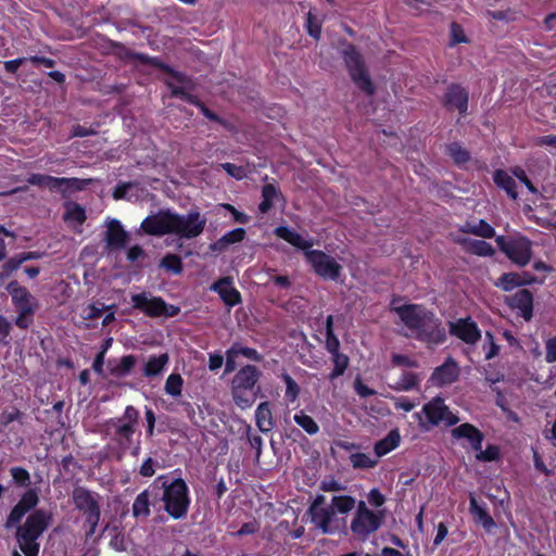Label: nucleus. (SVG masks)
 <instances>
[{"mask_svg": "<svg viewBox=\"0 0 556 556\" xmlns=\"http://www.w3.org/2000/svg\"><path fill=\"white\" fill-rule=\"evenodd\" d=\"M401 443V434L397 428L392 429L381 440L377 441L374 445V452L377 457H382L393 450H395Z\"/></svg>", "mask_w": 556, "mask_h": 556, "instance_id": "nucleus-30", "label": "nucleus"}, {"mask_svg": "<svg viewBox=\"0 0 556 556\" xmlns=\"http://www.w3.org/2000/svg\"><path fill=\"white\" fill-rule=\"evenodd\" d=\"M506 303L511 309L518 311L519 316L526 321L531 320L533 317V294L530 290H518L506 299Z\"/></svg>", "mask_w": 556, "mask_h": 556, "instance_id": "nucleus-23", "label": "nucleus"}, {"mask_svg": "<svg viewBox=\"0 0 556 556\" xmlns=\"http://www.w3.org/2000/svg\"><path fill=\"white\" fill-rule=\"evenodd\" d=\"M7 291L10 293L12 304L16 308L22 307H36L37 303L27 288L21 286L16 280H12L7 286Z\"/></svg>", "mask_w": 556, "mask_h": 556, "instance_id": "nucleus-27", "label": "nucleus"}, {"mask_svg": "<svg viewBox=\"0 0 556 556\" xmlns=\"http://www.w3.org/2000/svg\"><path fill=\"white\" fill-rule=\"evenodd\" d=\"M476 459L483 463H490L497 460L500 458V447L494 444H489L485 450L482 447L478 451H475Z\"/></svg>", "mask_w": 556, "mask_h": 556, "instance_id": "nucleus-54", "label": "nucleus"}, {"mask_svg": "<svg viewBox=\"0 0 556 556\" xmlns=\"http://www.w3.org/2000/svg\"><path fill=\"white\" fill-rule=\"evenodd\" d=\"M113 305H105L101 303V306H98L94 303L88 304L86 308H84L83 317L84 319H97L102 316L104 311H109L113 308Z\"/></svg>", "mask_w": 556, "mask_h": 556, "instance_id": "nucleus-57", "label": "nucleus"}, {"mask_svg": "<svg viewBox=\"0 0 556 556\" xmlns=\"http://www.w3.org/2000/svg\"><path fill=\"white\" fill-rule=\"evenodd\" d=\"M54 184L51 191L60 192L64 198L71 193L84 190L90 182L88 179L76 177H54Z\"/></svg>", "mask_w": 556, "mask_h": 556, "instance_id": "nucleus-28", "label": "nucleus"}, {"mask_svg": "<svg viewBox=\"0 0 556 556\" xmlns=\"http://www.w3.org/2000/svg\"><path fill=\"white\" fill-rule=\"evenodd\" d=\"M511 173L520 182H522L527 187V189L531 193L535 194L538 192V189L535 188V186L528 177L526 170L522 167L515 166L514 168H511Z\"/></svg>", "mask_w": 556, "mask_h": 556, "instance_id": "nucleus-61", "label": "nucleus"}, {"mask_svg": "<svg viewBox=\"0 0 556 556\" xmlns=\"http://www.w3.org/2000/svg\"><path fill=\"white\" fill-rule=\"evenodd\" d=\"M165 86L170 90V94L174 98H179L185 102L192 104L200 109L201 113L210 121L215 122L224 127L227 126V122L216 114L214 111L210 110L197 96L191 94L186 90L185 86H177L170 79L164 80Z\"/></svg>", "mask_w": 556, "mask_h": 556, "instance_id": "nucleus-16", "label": "nucleus"}, {"mask_svg": "<svg viewBox=\"0 0 556 556\" xmlns=\"http://www.w3.org/2000/svg\"><path fill=\"white\" fill-rule=\"evenodd\" d=\"M132 307L144 315L156 318L164 315L166 302L161 296L148 298L146 292L131 295Z\"/></svg>", "mask_w": 556, "mask_h": 556, "instance_id": "nucleus-21", "label": "nucleus"}, {"mask_svg": "<svg viewBox=\"0 0 556 556\" xmlns=\"http://www.w3.org/2000/svg\"><path fill=\"white\" fill-rule=\"evenodd\" d=\"M39 503V494L36 488H28L21 495L18 502L10 510L7 520L5 528L11 529L21 523L23 517L35 509Z\"/></svg>", "mask_w": 556, "mask_h": 556, "instance_id": "nucleus-15", "label": "nucleus"}, {"mask_svg": "<svg viewBox=\"0 0 556 556\" xmlns=\"http://www.w3.org/2000/svg\"><path fill=\"white\" fill-rule=\"evenodd\" d=\"M354 508L350 530L357 540L366 541L381 528L386 513L383 509L371 510L364 501H356Z\"/></svg>", "mask_w": 556, "mask_h": 556, "instance_id": "nucleus-9", "label": "nucleus"}, {"mask_svg": "<svg viewBox=\"0 0 556 556\" xmlns=\"http://www.w3.org/2000/svg\"><path fill=\"white\" fill-rule=\"evenodd\" d=\"M350 462L354 469H370L378 464V459H372L365 453L351 454Z\"/></svg>", "mask_w": 556, "mask_h": 556, "instance_id": "nucleus-50", "label": "nucleus"}, {"mask_svg": "<svg viewBox=\"0 0 556 556\" xmlns=\"http://www.w3.org/2000/svg\"><path fill=\"white\" fill-rule=\"evenodd\" d=\"M483 350L485 351V359L490 361L494 358L500 352V345L494 341V337L492 332H485V343L483 345Z\"/></svg>", "mask_w": 556, "mask_h": 556, "instance_id": "nucleus-59", "label": "nucleus"}, {"mask_svg": "<svg viewBox=\"0 0 556 556\" xmlns=\"http://www.w3.org/2000/svg\"><path fill=\"white\" fill-rule=\"evenodd\" d=\"M356 498L352 495H334L325 507L326 496L317 494L307 509L311 522L323 534H340L346 531L345 518L337 515H348L355 507Z\"/></svg>", "mask_w": 556, "mask_h": 556, "instance_id": "nucleus-1", "label": "nucleus"}, {"mask_svg": "<svg viewBox=\"0 0 556 556\" xmlns=\"http://www.w3.org/2000/svg\"><path fill=\"white\" fill-rule=\"evenodd\" d=\"M244 228H235L222 236L215 243L211 244L213 251H223L229 244L239 243L245 238Z\"/></svg>", "mask_w": 556, "mask_h": 556, "instance_id": "nucleus-35", "label": "nucleus"}, {"mask_svg": "<svg viewBox=\"0 0 556 556\" xmlns=\"http://www.w3.org/2000/svg\"><path fill=\"white\" fill-rule=\"evenodd\" d=\"M13 483L18 488L28 489L31 484L29 471L21 466H13L9 469Z\"/></svg>", "mask_w": 556, "mask_h": 556, "instance_id": "nucleus-46", "label": "nucleus"}, {"mask_svg": "<svg viewBox=\"0 0 556 556\" xmlns=\"http://www.w3.org/2000/svg\"><path fill=\"white\" fill-rule=\"evenodd\" d=\"M522 276L518 273H504L496 282V286L502 290L508 292L517 287L525 286V281H521Z\"/></svg>", "mask_w": 556, "mask_h": 556, "instance_id": "nucleus-45", "label": "nucleus"}, {"mask_svg": "<svg viewBox=\"0 0 556 556\" xmlns=\"http://www.w3.org/2000/svg\"><path fill=\"white\" fill-rule=\"evenodd\" d=\"M462 244L468 253L477 256H493L495 253L493 247L484 240L464 239Z\"/></svg>", "mask_w": 556, "mask_h": 556, "instance_id": "nucleus-34", "label": "nucleus"}, {"mask_svg": "<svg viewBox=\"0 0 556 556\" xmlns=\"http://www.w3.org/2000/svg\"><path fill=\"white\" fill-rule=\"evenodd\" d=\"M545 359L547 363L556 362V336L548 339L545 344Z\"/></svg>", "mask_w": 556, "mask_h": 556, "instance_id": "nucleus-64", "label": "nucleus"}, {"mask_svg": "<svg viewBox=\"0 0 556 556\" xmlns=\"http://www.w3.org/2000/svg\"><path fill=\"white\" fill-rule=\"evenodd\" d=\"M467 41L468 39L464 33L463 27L459 24L453 22L451 24V46H455Z\"/></svg>", "mask_w": 556, "mask_h": 556, "instance_id": "nucleus-62", "label": "nucleus"}, {"mask_svg": "<svg viewBox=\"0 0 556 556\" xmlns=\"http://www.w3.org/2000/svg\"><path fill=\"white\" fill-rule=\"evenodd\" d=\"M130 240L129 233L118 219H112L108 224L104 235L105 248L108 251H121L125 249Z\"/></svg>", "mask_w": 556, "mask_h": 556, "instance_id": "nucleus-22", "label": "nucleus"}, {"mask_svg": "<svg viewBox=\"0 0 556 556\" xmlns=\"http://www.w3.org/2000/svg\"><path fill=\"white\" fill-rule=\"evenodd\" d=\"M255 422L258 430L263 433H268L275 427L270 403L265 401L258 404L255 410Z\"/></svg>", "mask_w": 556, "mask_h": 556, "instance_id": "nucleus-29", "label": "nucleus"}, {"mask_svg": "<svg viewBox=\"0 0 556 556\" xmlns=\"http://www.w3.org/2000/svg\"><path fill=\"white\" fill-rule=\"evenodd\" d=\"M462 232L471 233L485 239L495 237V229L484 219H479L477 224H466L460 228Z\"/></svg>", "mask_w": 556, "mask_h": 556, "instance_id": "nucleus-36", "label": "nucleus"}, {"mask_svg": "<svg viewBox=\"0 0 556 556\" xmlns=\"http://www.w3.org/2000/svg\"><path fill=\"white\" fill-rule=\"evenodd\" d=\"M469 511L473 518L482 525L484 529L491 530L493 527H495L494 519L484 506L479 505L473 493L469 494Z\"/></svg>", "mask_w": 556, "mask_h": 556, "instance_id": "nucleus-32", "label": "nucleus"}, {"mask_svg": "<svg viewBox=\"0 0 556 556\" xmlns=\"http://www.w3.org/2000/svg\"><path fill=\"white\" fill-rule=\"evenodd\" d=\"M232 283V278L225 276L214 281L210 287V290L216 292L222 301L229 307H233L242 302L241 293Z\"/></svg>", "mask_w": 556, "mask_h": 556, "instance_id": "nucleus-24", "label": "nucleus"}, {"mask_svg": "<svg viewBox=\"0 0 556 556\" xmlns=\"http://www.w3.org/2000/svg\"><path fill=\"white\" fill-rule=\"evenodd\" d=\"M333 368L329 375L330 380L342 376L349 367L350 359L348 355L343 353L332 355Z\"/></svg>", "mask_w": 556, "mask_h": 556, "instance_id": "nucleus-48", "label": "nucleus"}, {"mask_svg": "<svg viewBox=\"0 0 556 556\" xmlns=\"http://www.w3.org/2000/svg\"><path fill=\"white\" fill-rule=\"evenodd\" d=\"M279 190L271 184H266L262 188V201L258 204V211L266 214L273 207V200L278 197Z\"/></svg>", "mask_w": 556, "mask_h": 556, "instance_id": "nucleus-42", "label": "nucleus"}, {"mask_svg": "<svg viewBox=\"0 0 556 556\" xmlns=\"http://www.w3.org/2000/svg\"><path fill=\"white\" fill-rule=\"evenodd\" d=\"M165 86L170 90V94L174 98H179L185 102L192 104L200 109L201 113L210 121L215 122L224 127L227 126V122L216 114L214 111L210 110L197 96L191 94L186 90L185 86H177L170 79L164 80Z\"/></svg>", "mask_w": 556, "mask_h": 556, "instance_id": "nucleus-17", "label": "nucleus"}, {"mask_svg": "<svg viewBox=\"0 0 556 556\" xmlns=\"http://www.w3.org/2000/svg\"><path fill=\"white\" fill-rule=\"evenodd\" d=\"M27 182L31 186H37L39 188H48L50 191L53 187L54 176L46 175V174H30L27 178Z\"/></svg>", "mask_w": 556, "mask_h": 556, "instance_id": "nucleus-56", "label": "nucleus"}, {"mask_svg": "<svg viewBox=\"0 0 556 556\" xmlns=\"http://www.w3.org/2000/svg\"><path fill=\"white\" fill-rule=\"evenodd\" d=\"M162 502L164 510L175 520L182 519L187 516L191 503L189 496V488L182 478H175L162 483Z\"/></svg>", "mask_w": 556, "mask_h": 556, "instance_id": "nucleus-6", "label": "nucleus"}, {"mask_svg": "<svg viewBox=\"0 0 556 556\" xmlns=\"http://www.w3.org/2000/svg\"><path fill=\"white\" fill-rule=\"evenodd\" d=\"M276 237L285 240L294 248L302 250L306 262L312 266L314 273L325 280H338L342 266L329 254L321 250H312L313 241L304 239L299 232L288 226L275 228Z\"/></svg>", "mask_w": 556, "mask_h": 556, "instance_id": "nucleus-3", "label": "nucleus"}, {"mask_svg": "<svg viewBox=\"0 0 556 556\" xmlns=\"http://www.w3.org/2000/svg\"><path fill=\"white\" fill-rule=\"evenodd\" d=\"M494 184L503 189L511 200L518 199L517 184L515 179L504 169H495L493 173Z\"/></svg>", "mask_w": 556, "mask_h": 556, "instance_id": "nucleus-33", "label": "nucleus"}, {"mask_svg": "<svg viewBox=\"0 0 556 556\" xmlns=\"http://www.w3.org/2000/svg\"><path fill=\"white\" fill-rule=\"evenodd\" d=\"M160 267L174 275H180L184 270L181 257L174 253L165 254L160 262Z\"/></svg>", "mask_w": 556, "mask_h": 556, "instance_id": "nucleus-43", "label": "nucleus"}, {"mask_svg": "<svg viewBox=\"0 0 556 556\" xmlns=\"http://www.w3.org/2000/svg\"><path fill=\"white\" fill-rule=\"evenodd\" d=\"M325 331H326V350L331 354H339L340 353V341L338 337L334 334L333 330V316L329 315L326 318L325 323Z\"/></svg>", "mask_w": 556, "mask_h": 556, "instance_id": "nucleus-39", "label": "nucleus"}, {"mask_svg": "<svg viewBox=\"0 0 556 556\" xmlns=\"http://www.w3.org/2000/svg\"><path fill=\"white\" fill-rule=\"evenodd\" d=\"M369 505L380 508L386 503L384 495L378 489H371L367 494Z\"/></svg>", "mask_w": 556, "mask_h": 556, "instance_id": "nucleus-63", "label": "nucleus"}, {"mask_svg": "<svg viewBox=\"0 0 556 556\" xmlns=\"http://www.w3.org/2000/svg\"><path fill=\"white\" fill-rule=\"evenodd\" d=\"M174 213L170 208H161L155 214L148 215L141 222L140 228L148 236L173 235V224L177 220Z\"/></svg>", "mask_w": 556, "mask_h": 556, "instance_id": "nucleus-13", "label": "nucleus"}, {"mask_svg": "<svg viewBox=\"0 0 556 556\" xmlns=\"http://www.w3.org/2000/svg\"><path fill=\"white\" fill-rule=\"evenodd\" d=\"M451 435L455 440H467L472 451L480 450L485 439L484 433L475 425L469 422H464L457 427H454L451 430Z\"/></svg>", "mask_w": 556, "mask_h": 556, "instance_id": "nucleus-25", "label": "nucleus"}, {"mask_svg": "<svg viewBox=\"0 0 556 556\" xmlns=\"http://www.w3.org/2000/svg\"><path fill=\"white\" fill-rule=\"evenodd\" d=\"M450 333L470 345L477 344L481 339V330L471 317H464L450 323Z\"/></svg>", "mask_w": 556, "mask_h": 556, "instance_id": "nucleus-19", "label": "nucleus"}, {"mask_svg": "<svg viewBox=\"0 0 556 556\" xmlns=\"http://www.w3.org/2000/svg\"><path fill=\"white\" fill-rule=\"evenodd\" d=\"M459 374L458 363L452 356H448L442 365L434 368L430 376V381L433 386L442 388L456 382Z\"/></svg>", "mask_w": 556, "mask_h": 556, "instance_id": "nucleus-20", "label": "nucleus"}, {"mask_svg": "<svg viewBox=\"0 0 556 556\" xmlns=\"http://www.w3.org/2000/svg\"><path fill=\"white\" fill-rule=\"evenodd\" d=\"M36 307H22L16 308L17 316L14 319V324L20 329H27L34 321V314Z\"/></svg>", "mask_w": 556, "mask_h": 556, "instance_id": "nucleus-47", "label": "nucleus"}, {"mask_svg": "<svg viewBox=\"0 0 556 556\" xmlns=\"http://www.w3.org/2000/svg\"><path fill=\"white\" fill-rule=\"evenodd\" d=\"M422 413L431 427H437L441 422H444L446 427H453L459 422V417L451 412L441 396H434L424 404Z\"/></svg>", "mask_w": 556, "mask_h": 556, "instance_id": "nucleus-14", "label": "nucleus"}, {"mask_svg": "<svg viewBox=\"0 0 556 556\" xmlns=\"http://www.w3.org/2000/svg\"><path fill=\"white\" fill-rule=\"evenodd\" d=\"M52 519L51 513L36 509L29 514L23 525H17L15 538L20 549L25 556H38L40 544L38 539L48 529Z\"/></svg>", "mask_w": 556, "mask_h": 556, "instance_id": "nucleus-4", "label": "nucleus"}, {"mask_svg": "<svg viewBox=\"0 0 556 556\" xmlns=\"http://www.w3.org/2000/svg\"><path fill=\"white\" fill-rule=\"evenodd\" d=\"M413 337L428 345H440L446 340V331L435 314L420 304L392 307Z\"/></svg>", "mask_w": 556, "mask_h": 556, "instance_id": "nucleus-2", "label": "nucleus"}, {"mask_svg": "<svg viewBox=\"0 0 556 556\" xmlns=\"http://www.w3.org/2000/svg\"><path fill=\"white\" fill-rule=\"evenodd\" d=\"M64 206L65 212L63 219L66 223L75 222L78 225H83L86 222V210L80 204L76 202H66Z\"/></svg>", "mask_w": 556, "mask_h": 556, "instance_id": "nucleus-38", "label": "nucleus"}, {"mask_svg": "<svg viewBox=\"0 0 556 556\" xmlns=\"http://www.w3.org/2000/svg\"><path fill=\"white\" fill-rule=\"evenodd\" d=\"M139 410L127 405L121 417L111 418L106 421V433L122 451H127L132 444V437L137 431L139 422Z\"/></svg>", "mask_w": 556, "mask_h": 556, "instance_id": "nucleus-7", "label": "nucleus"}, {"mask_svg": "<svg viewBox=\"0 0 556 556\" xmlns=\"http://www.w3.org/2000/svg\"><path fill=\"white\" fill-rule=\"evenodd\" d=\"M77 510L85 517L86 539H91L101 518L100 495L84 486H77L72 494Z\"/></svg>", "mask_w": 556, "mask_h": 556, "instance_id": "nucleus-10", "label": "nucleus"}, {"mask_svg": "<svg viewBox=\"0 0 556 556\" xmlns=\"http://www.w3.org/2000/svg\"><path fill=\"white\" fill-rule=\"evenodd\" d=\"M176 222L173 224V235L181 239L199 237L205 229L206 218L198 210H191L186 215L174 213Z\"/></svg>", "mask_w": 556, "mask_h": 556, "instance_id": "nucleus-12", "label": "nucleus"}, {"mask_svg": "<svg viewBox=\"0 0 556 556\" xmlns=\"http://www.w3.org/2000/svg\"><path fill=\"white\" fill-rule=\"evenodd\" d=\"M446 154L453 162L462 167L470 161V152L465 149L459 142H452L446 146Z\"/></svg>", "mask_w": 556, "mask_h": 556, "instance_id": "nucleus-37", "label": "nucleus"}, {"mask_svg": "<svg viewBox=\"0 0 556 556\" xmlns=\"http://www.w3.org/2000/svg\"><path fill=\"white\" fill-rule=\"evenodd\" d=\"M184 380L179 374H170L165 382V392L172 396H179L182 391Z\"/></svg>", "mask_w": 556, "mask_h": 556, "instance_id": "nucleus-51", "label": "nucleus"}, {"mask_svg": "<svg viewBox=\"0 0 556 556\" xmlns=\"http://www.w3.org/2000/svg\"><path fill=\"white\" fill-rule=\"evenodd\" d=\"M321 26H323L321 21L318 20L312 13V11H309L306 14V23H305V27H306V30H307L308 35L312 38H314L315 40H318L320 38V35H321Z\"/></svg>", "mask_w": 556, "mask_h": 556, "instance_id": "nucleus-55", "label": "nucleus"}, {"mask_svg": "<svg viewBox=\"0 0 556 556\" xmlns=\"http://www.w3.org/2000/svg\"><path fill=\"white\" fill-rule=\"evenodd\" d=\"M469 92L460 84H450L442 97L441 103L443 108L448 111H457L460 115H464L468 111Z\"/></svg>", "mask_w": 556, "mask_h": 556, "instance_id": "nucleus-18", "label": "nucleus"}, {"mask_svg": "<svg viewBox=\"0 0 556 556\" xmlns=\"http://www.w3.org/2000/svg\"><path fill=\"white\" fill-rule=\"evenodd\" d=\"M341 45V55L352 81L365 94L372 96L376 92V86L367 72L362 53L346 40H343Z\"/></svg>", "mask_w": 556, "mask_h": 556, "instance_id": "nucleus-8", "label": "nucleus"}, {"mask_svg": "<svg viewBox=\"0 0 556 556\" xmlns=\"http://www.w3.org/2000/svg\"><path fill=\"white\" fill-rule=\"evenodd\" d=\"M495 242L500 251L517 266L525 267L530 263L533 255L532 241L526 236H497Z\"/></svg>", "mask_w": 556, "mask_h": 556, "instance_id": "nucleus-11", "label": "nucleus"}, {"mask_svg": "<svg viewBox=\"0 0 556 556\" xmlns=\"http://www.w3.org/2000/svg\"><path fill=\"white\" fill-rule=\"evenodd\" d=\"M168 362L169 356L167 353L151 355L142 368V375L147 378H155L163 372Z\"/></svg>", "mask_w": 556, "mask_h": 556, "instance_id": "nucleus-31", "label": "nucleus"}, {"mask_svg": "<svg viewBox=\"0 0 556 556\" xmlns=\"http://www.w3.org/2000/svg\"><path fill=\"white\" fill-rule=\"evenodd\" d=\"M165 480V476H159L146 490L147 497L151 501V505H155L157 502H162V483Z\"/></svg>", "mask_w": 556, "mask_h": 556, "instance_id": "nucleus-49", "label": "nucleus"}, {"mask_svg": "<svg viewBox=\"0 0 556 556\" xmlns=\"http://www.w3.org/2000/svg\"><path fill=\"white\" fill-rule=\"evenodd\" d=\"M233 348H236V352L238 355H242L251 361L260 363L263 361V355L257 352V350L249 346H242L239 343H233Z\"/></svg>", "mask_w": 556, "mask_h": 556, "instance_id": "nucleus-60", "label": "nucleus"}, {"mask_svg": "<svg viewBox=\"0 0 556 556\" xmlns=\"http://www.w3.org/2000/svg\"><path fill=\"white\" fill-rule=\"evenodd\" d=\"M151 501L147 497V492L139 493L132 503V516L135 518H148L151 514Z\"/></svg>", "mask_w": 556, "mask_h": 556, "instance_id": "nucleus-41", "label": "nucleus"}, {"mask_svg": "<svg viewBox=\"0 0 556 556\" xmlns=\"http://www.w3.org/2000/svg\"><path fill=\"white\" fill-rule=\"evenodd\" d=\"M418 384L417 376L410 371H404L401 379L392 387L396 391H410Z\"/></svg>", "mask_w": 556, "mask_h": 556, "instance_id": "nucleus-52", "label": "nucleus"}, {"mask_svg": "<svg viewBox=\"0 0 556 556\" xmlns=\"http://www.w3.org/2000/svg\"><path fill=\"white\" fill-rule=\"evenodd\" d=\"M136 356L132 354L124 355L118 364L110 368V374L114 377L122 378L128 376L136 365Z\"/></svg>", "mask_w": 556, "mask_h": 556, "instance_id": "nucleus-40", "label": "nucleus"}, {"mask_svg": "<svg viewBox=\"0 0 556 556\" xmlns=\"http://www.w3.org/2000/svg\"><path fill=\"white\" fill-rule=\"evenodd\" d=\"M24 414L17 408L12 407L11 410H3L0 414V425L2 427H8L11 422L18 421L22 422Z\"/></svg>", "mask_w": 556, "mask_h": 556, "instance_id": "nucleus-58", "label": "nucleus"}, {"mask_svg": "<svg viewBox=\"0 0 556 556\" xmlns=\"http://www.w3.org/2000/svg\"><path fill=\"white\" fill-rule=\"evenodd\" d=\"M134 58L139 61L141 64L153 66L166 74H168L174 80L181 85H186L190 83V79L187 75L181 72L174 70L170 65L161 61L157 56H150L144 53H136Z\"/></svg>", "mask_w": 556, "mask_h": 556, "instance_id": "nucleus-26", "label": "nucleus"}, {"mask_svg": "<svg viewBox=\"0 0 556 556\" xmlns=\"http://www.w3.org/2000/svg\"><path fill=\"white\" fill-rule=\"evenodd\" d=\"M281 378L286 383L285 396L287 401L293 403L299 397L300 387L289 374H282Z\"/></svg>", "mask_w": 556, "mask_h": 556, "instance_id": "nucleus-53", "label": "nucleus"}, {"mask_svg": "<svg viewBox=\"0 0 556 556\" xmlns=\"http://www.w3.org/2000/svg\"><path fill=\"white\" fill-rule=\"evenodd\" d=\"M293 420L309 435H315L319 432L318 424L303 410H300L299 413L294 414Z\"/></svg>", "mask_w": 556, "mask_h": 556, "instance_id": "nucleus-44", "label": "nucleus"}, {"mask_svg": "<svg viewBox=\"0 0 556 556\" xmlns=\"http://www.w3.org/2000/svg\"><path fill=\"white\" fill-rule=\"evenodd\" d=\"M262 371L255 365L242 366L232 377L230 392L233 403L241 409H248L255 403L261 388L258 381Z\"/></svg>", "mask_w": 556, "mask_h": 556, "instance_id": "nucleus-5", "label": "nucleus"}]
</instances>
